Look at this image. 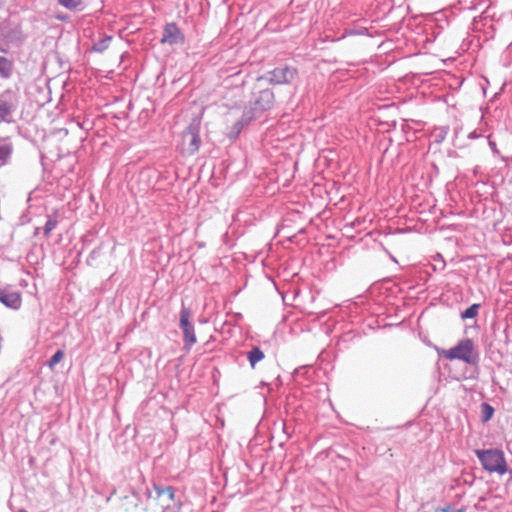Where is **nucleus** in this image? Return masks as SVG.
Instances as JSON below:
<instances>
[{
    "label": "nucleus",
    "instance_id": "6e6552de",
    "mask_svg": "<svg viewBox=\"0 0 512 512\" xmlns=\"http://www.w3.org/2000/svg\"><path fill=\"white\" fill-rule=\"evenodd\" d=\"M255 109L256 112H259L261 115L269 110L274 104V93L270 89L261 90L258 94L255 95V99L250 103Z\"/></svg>",
    "mask_w": 512,
    "mask_h": 512
},
{
    "label": "nucleus",
    "instance_id": "1a4fd4ad",
    "mask_svg": "<svg viewBox=\"0 0 512 512\" xmlns=\"http://www.w3.org/2000/svg\"><path fill=\"white\" fill-rule=\"evenodd\" d=\"M184 42V36L175 23H167L163 30L161 43L175 45Z\"/></svg>",
    "mask_w": 512,
    "mask_h": 512
},
{
    "label": "nucleus",
    "instance_id": "f3484780",
    "mask_svg": "<svg viewBox=\"0 0 512 512\" xmlns=\"http://www.w3.org/2000/svg\"><path fill=\"white\" fill-rule=\"evenodd\" d=\"M478 304H473L470 307H468L463 313L462 318H474L478 314Z\"/></svg>",
    "mask_w": 512,
    "mask_h": 512
},
{
    "label": "nucleus",
    "instance_id": "4468645a",
    "mask_svg": "<svg viewBox=\"0 0 512 512\" xmlns=\"http://www.w3.org/2000/svg\"><path fill=\"white\" fill-rule=\"evenodd\" d=\"M58 3L63 6L64 8L76 11L80 10L83 4V0H57Z\"/></svg>",
    "mask_w": 512,
    "mask_h": 512
},
{
    "label": "nucleus",
    "instance_id": "0eeeda50",
    "mask_svg": "<svg viewBox=\"0 0 512 512\" xmlns=\"http://www.w3.org/2000/svg\"><path fill=\"white\" fill-rule=\"evenodd\" d=\"M267 79L272 84H289L297 76V70L290 66H279L268 72Z\"/></svg>",
    "mask_w": 512,
    "mask_h": 512
},
{
    "label": "nucleus",
    "instance_id": "dca6fc26",
    "mask_svg": "<svg viewBox=\"0 0 512 512\" xmlns=\"http://www.w3.org/2000/svg\"><path fill=\"white\" fill-rule=\"evenodd\" d=\"M58 223L57 216L55 215L54 218H50L47 220L45 227H44V234L46 237H48L51 233V231L56 227Z\"/></svg>",
    "mask_w": 512,
    "mask_h": 512
},
{
    "label": "nucleus",
    "instance_id": "9b49d317",
    "mask_svg": "<svg viewBox=\"0 0 512 512\" xmlns=\"http://www.w3.org/2000/svg\"><path fill=\"white\" fill-rule=\"evenodd\" d=\"M260 116L261 114L256 112L255 109H253V106L250 104L249 107L244 109L240 120L235 125V128H243L244 126L250 125L253 120L259 118Z\"/></svg>",
    "mask_w": 512,
    "mask_h": 512
},
{
    "label": "nucleus",
    "instance_id": "4be33fe9",
    "mask_svg": "<svg viewBox=\"0 0 512 512\" xmlns=\"http://www.w3.org/2000/svg\"><path fill=\"white\" fill-rule=\"evenodd\" d=\"M458 512H464L463 510H459Z\"/></svg>",
    "mask_w": 512,
    "mask_h": 512
},
{
    "label": "nucleus",
    "instance_id": "423d86ee",
    "mask_svg": "<svg viewBox=\"0 0 512 512\" xmlns=\"http://www.w3.org/2000/svg\"><path fill=\"white\" fill-rule=\"evenodd\" d=\"M191 312L188 308H183L180 312V327L184 335L185 348L189 350L196 342L194 327L190 322Z\"/></svg>",
    "mask_w": 512,
    "mask_h": 512
},
{
    "label": "nucleus",
    "instance_id": "aec40b11",
    "mask_svg": "<svg viewBox=\"0 0 512 512\" xmlns=\"http://www.w3.org/2000/svg\"><path fill=\"white\" fill-rule=\"evenodd\" d=\"M482 406L485 412L483 420L488 421L492 417L494 409L487 403H484Z\"/></svg>",
    "mask_w": 512,
    "mask_h": 512
},
{
    "label": "nucleus",
    "instance_id": "9d476101",
    "mask_svg": "<svg viewBox=\"0 0 512 512\" xmlns=\"http://www.w3.org/2000/svg\"><path fill=\"white\" fill-rule=\"evenodd\" d=\"M13 150V144L9 138L0 137V168L10 163Z\"/></svg>",
    "mask_w": 512,
    "mask_h": 512
},
{
    "label": "nucleus",
    "instance_id": "39448f33",
    "mask_svg": "<svg viewBox=\"0 0 512 512\" xmlns=\"http://www.w3.org/2000/svg\"><path fill=\"white\" fill-rule=\"evenodd\" d=\"M201 143L198 130H182L178 135V149L183 156H191L199 150Z\"/></svg>",
    "mask_w": 512,
    "mask_h": 512
},
{
    "label": "nucleus",
    "instance_id": "a211bd4d",
    "mask_svg": "<svg viewBox=\"0 0 512 512\" xmlns=\"http://www.w3.org/2000/svg\"><path fill=\"white\" fill-rule=\"evenodd\" d=\"M64 357L62 350L56 351V353L48 361V366L52 369L56 364L60 363Z\"/></svg>",
    "mask_w": 512,
    "mask_h": 512
},
{
    "label": "nucleus",
    "instance_id": "f257e3e1",
    "mask_svg": "<svg viewBox=\"0 0 512 512\" xmlns=\"http://www.w3.org/2000/svg\"><path fill=\"white\" fill-rule=\"evenodd\" d=\"M148 500L154 512H178L181 509V503H176L174 489L171 486L154 484L153 491L148 493Z\"/></svg>",
    "mask_w": 512,
    "mask_h": 512
},
{
    "label": "nucleus",
    "instance_id": "412c9836",
    "mask_svg": "<svg viewBox=\"0 0 512 512\" xmlns=\"http://www.w3.org/2000/svg\"><path fill=\"white\" fill-rule=\"evenodd\" d=\"M18 512H27V511L24 509H20Z\"/></svg>",
    "mask_w": 512,
    "mask_h": 512
},
{
    "label": "nucleus",
    "instance_id": "f03ea898",
    "mask_svg": "<svg viewBox=\"0 0 512 512\" xmlns=\"http://www.w3.org/2000/svg\"><path fill=\"white\" fill-rule=\"evenodd\" d=\"M439 357L453 361L461 360L467 364H474L477 360V356L474 353V345L471 339H463L451 349H439L437 348Z\"/></svg>",
    "mask_w": 512,
    "mask_h": 512
},
{
    "label": "nucleus",
    "instance_id": "20e7f679",
    "mask_svg": "<svg viewBox=\"0 0 512 512\" xmlns=\"http://www.w3.org/2000/svg\"><path fill=\"white\" fill-rule=\"evenodd\" d=\"M19 107V94L17 91L7 89L0 94V124L13 122L14 114Z\"/></svg>",
    "mask_w": 512,
    "mask_h": 512
},
{
    "label": "nucleus",
    "instance_id": "2eb2a0df",
    "mask_svg": "<svg viewBox=\"0 0 512 512\" xmlns=\"http://www.w3.org/2000/svg\"><path fill=\"white\" fill-rule=\"evenodd\" d=\"M264 358V353L258 348L254 347L249 353H248V359L250 362V365L254 368L256 363L261 361Z\"/></svg>",
    "mask_w": 512,
    "mask_h": 512
},
{
    "label": "nucleus",
    "instance_id": "ddd939ff",
    "mask_svg": "<svg viewBox=\"0 0 512 512\" xmlns=\"http://www.w3.org/2000/svg\"><path fill=\"white\" fill-rule=\"evenodd\" d=\"M12 73V63L5 57L0 56V76L8 78Z\"/></svg>",
    "mask_w": 512,
    "mask_h": 512
},
{
    "label": "nucleus",
    "instance_id": "f8f14e48",
    "mask_svg": "<svg viewBox=\"0 0 512 512\" xmlns=\"http://www.w3.org/2000/svg\"><path fill=\"white\" fill-rule=\"evenodd\" d=\"M0 301L7 307L12 309H19L21 306V296L17 292L0 293Z\"/></svg>",
    "mask_w": 512,
    "mask_h": 512
},
{
    "label": "nucleus",
    "instance_id": "6ab92c4d",
    "mask_svg": "<svg viewBox=\"0 0 512 512\" xmlns=\"http://www.w3.org/2000/svg\"><path fill=\"white\" fill-rule=\"evenodd\" d=\"M110 40H111V37H107L105 39L99 40L98 42H96L93 45V50H95L97 52L104 51L108 47Z\"/></svg>",
    "mask_w": 512,
    "mask_h": 512
},
{
    "label": "nucleus",
    "instance_id": "7ed1b4c3",
    "mask_svg": "<svg viewBox=\"0 0 512 512\" xmlns=\"http://www.w3.org/2000/svg\"><path fill=\"white\" fill-rule=\"evenodd\" d=\"M475 453L486 471L490 473L496 472L500 475L507 472L506 460L501 450H476Z\"/></svg>",
    "mask_w": 512,
    "mask_h": 512
}]
</instances>
